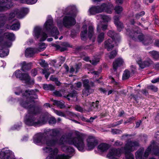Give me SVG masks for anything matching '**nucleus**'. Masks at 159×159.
<instances>
[{
  "label": "nucleus",
  "mask_w": 159,
  "mask_h": 159,
  "mask_svg": "<svg viewBox=\"0 0 159 159\" xmlns=\"http://www.w3.org/2000/svg\"><path fill=\"white\" fill-rule=\"evenodd\" d=\"M49 69H42V73L45 75V77L47 79L50 73L48 72Z\"/></svg>",
  "instance_id": "nucleus-45"
},
{
  "label": "nucleus",
  "mask_w": 159,
  "mask_h": 159,
  "mask_svg": "<svg viewBox=\"0 0 159 159\" xmlns=\"http://www.w3.org/2000/svg\"><path fill=\"white\" fill-rule=\"evenodd\" d=\"M153 153L156 156H159V147H157L152 149Z\"/></svg>",
  "instance_id": "nucleus-52"
},
{
  "label": "nucleus",
  "mask_w": 159,
  "mask_h": 159,
  "mask_svg": "<svg viewBox=\"0 0 159 159\" xmlns=\"http://www.w3.org/2000/svg\"><path fill=\"white\" fill-rule=\"evenodd\" d=\"M43 149L44 153H49L50 156H51L53 157L57 155L58 150L56 148L52 149V148L46 147L43 148Z\"/></svg>",
  "instance_id": "nucleus-15"
},
{
  "label": "nucleus",
  "mask_w": 159,
  "mask_h": 159,
  "mask_svg": "<svg viewBox=\"0 0 159 159\" xmlns=\"http://www.w3.org/2000/svg\"><path fill=\"white\" fill-rule=\"evenodd\" d=\"M142 156V152L141 151H137L135 153V157L136 159H141Z\"/></svg>",
  "instance_id": "nucleus-55"
},
{
  "label": "nucleus",
  "mask_w": 159,
  "mask_h": 159,
  "mask_svg": "<svg viewBox=\"0 0 159 159\" xmlns=\"http://www.w3.org/2000/svg\"><path fill=\"white\" fill-rule=\"evenodd\" d=\"M54 104L61 108H63L65 107L64 102L63 101L54 100Z\"/></svg>",
  "instance_id": "nucleus-32"
},
{
  "label": "nucleus",
  "mask_w": 159,
  "mask_h": 159,
  "mask_svg": "<svg viewBox=\"0 0 159 159\" xmlns=\"http://www.w3.org/2000/svg\"><path fill=\"white\" fill-rule=\"evenodd\" d=\"M38 50L35 48H30L27 49L25 51V55L27 57H32L34 54L38 52Z\"/></svg>",
  "instance_id": "nucleus-20"
},
{
  "label": "nucleus",
  "mask_w": 159,
  "mask_h": 159,
  "mask_svg": "<svg viewBox=\"0 0 159 159\" xmlns=\"http://www.w3.org/2000/svg\"><path fill=\"white\" fill-rule=\"evenodd\" d=\"M137 62L139 65L140 67L142 69H143L146 66H149L152 64V62L150 59H148L143 62L142 59L140 58H138Z\"/></svg>",
  "instance_id": "nucleus-14"
},
{
  "label": "nucleus",
  "mask_w": 159,
  "mask_h": 159,
  "mask_svg": "<svg viewBox=\"0 0 159 159\" xmlns=\"http://www.w3.org/2000/svg\"><path fill=\"white\" fill-rule=\"evenodd\" d=\"M88 36L90 39H91L94 34V28L92 25H90L88 29Z\"/></svg>",
  "instance_id": "nucleus-33"
},
{
  "label": "nucleus",
  "mask_w": 159,
  "mask_h": 159,
  "mask_svg": "<svg viewBox=\"0 0 159 159\" xmlns=\"http://www.w3.org/2000/svg\"><path fill=\"white\" fill-rule=\"evenodd\" d=\"M152 148V145H151L149 146H148L147 148L146 149L145 151L144 154V156L145 157H147L150 154V152Z\"/></svg>",
  "instance_id": "nucleus-42"
},
{
  "label": "nucleus",
  "mask_w": 159,
  "mask_h": 159,
  "mask_svg": "<svg viewBox=\"0 0 159 159\" xmlns=\"http://www.w3.org/2000/svg\"><path fill=\"white\" fill-rule=\"evenodd\" d=\"M83 83L84 89L82 91V93L84 96H87L93 92V89L92 88L93 87L94 84L87 79L83 81Z\"/></svg>",
  "instance_id": "nucleus-8"
},
{
  "label": "nucleus",
  "mask_w": 159,
  "mask_h": 159,
  "mask_svg": "<svg viewBox=\"0 0 159 159\" xmlns=\"http://www.w3.org/2000/svg\"><path fill=\"white\" fill-rule=\"evenodd\" d=\"M108 35L111 38V39L112 40H115L116 39V37L117 35L116 34L115 32L113 30H110L107 33Z\"/></svg>",
  "instance_id": "nucleus-39"
},
{
  "label": "nucleus",
  "mask_w": 159,
  "mask_h": 159,
  "mask_svg": "<svg viewBox=\"0 0 159 159\" xmlns=\"http://www.w3.org/2000/svg\"><path fill=\"white\" fill-rule=\"evenodd\" d=\"M64 90H61L59 91H56L53 92V94L55 95L57 97H61L62 94L63 93Z\"/></svg>",
  "instance_id": "nucleus-44"
},
{
  "label": "nucleus",
  "mask_w": 159,
  "mask_h": 159,
  "mask_svg": "<svg viewBox=\"0 0 159 159\" xmlns=\"http://www.w3.org/2000/svg\"><path fill=\"white\" fill-rule=\"evenodd\" d=\"M127 34L132 39L135 41L140 42L145 45H148L152 42V39L149 37L144 36L137 30L130 31L129 29L127 30Z\"/></svg>",
  "instance_id": "nucleus-4"
},
{
  "label": "nucleus",
  "mask_w": 159,
  "mask_h": 159,
  "mask_svg": "<svg viewBox=\"0 0 159 159\" xmlns=\"http://www.w3.org/2000/svg\"><path fill=\"white\" fill-rule=\"evenodd\" d=\"M48 123L50 124H54L56 123V119L53 117H50L49 116V118L48 119Z\"/></svg>",
  "instance_id": "nucleus-51"
},
{
  "label": "nucleus",
  "mask_w": 159,
  "mask_h": 159,
  "mask_svg": "<svg viewBox=\"0 0 159 159\" xmlns=\"http://www.w3.org/2000/svg\"><path fill=\"white\" fill-rule=\"evenodd\" d=\"M37 73V70L36 69H34L31 70V74L32 76H36Z\"/></svg>",
  "instance_id": "nucleus-64"
},
{
  "label": "nucleus",
  "mask_w": 159,
  "mask_h": 159,
  "mask_svg": "<svg viewBox=\"0 0 159 159\" xmlns=\"http://www.w3.org/2000/svg\"><path fill=\"white\" fill-rule=\"evenodd\" d=\"M34 36L37 39L40 37L41 38L40 41L45 40L48 37L47 34L44 32H41V29L39 27H35L34 29Z\"/></svg>",
  "instance_id": "nucleus-10"
},
{
  "label": "nucleus",
  "mask_w": 159,
  "mask_h": 159,
  "mask_svg": "<svg viewBox=\"0 0 159 159\" xmlns=\"http://www.w3.org/2000/svg\"><path fill=\"white\" fill-rule=\"evenodd\" d=\"M28 9L26 8H23L20 10H18V18H22L28 12Z\"/></svg>",
  "instance_id": "nucleus-24"
},
{
  "label": "nucleus",
  "mask_w": 159,
  "mask_h": 159,
  "mask_svg": "<svg viewBox=\"0 0 159 159\" xmlns=\"http://www.w3.org/2000/svg\"><path fill=\"white\" fill-rule=\"evenodd\" d=\"M123 145V142L118 140L116 141L113 144V145L115 147H121Z\"/></svg>",
  "instance_id": "nucleus-47"
},
{
  "label": "nucleus",
  "mask_w": 159,
  "mask_h": 159,
  "mask_svg": "<svg viewBox=\"0 0 159 159\" xmlns=\"http://www.w3.org/2000/svg\"><path fill=\"white\" fill-rule=\"evenodd\" d=\"M123 62L124 61L121 58L116 59L113 63V67L114 71H116L118 68L122 65Z\"/></svg>",
  "instance_id": "nucleus-18"
},
{
  "label": "nucleus",
  "mask_w": 159,
  "mask_h": 159,
  "mask_svg": "<svg viewBox=\"0 0 159 159\" xmlns=\"http://www.w3.org/2000/svg\"><path fill=\"white\" fill-rule=\"evenodd\" d=\"M14 74L17 78L24 81L27 84L30 85L34 84V80L30 79V76L27 73H22L20 70H18L15 72Z\"/></svg>",
  "instance_id": "nucleus-7"
},
{
  "label": "nucleus",
  "mask_w": 159,
  "mask_h": 159,
  "mask_svg": "<svg viewBox=\"0 0 159 159\" xmlns=\"http://www.w3.org/2000/svg\"><path fill=\"white\" fill-rule=\"evenodd\" d=\"M44 89L47 90L52 91L54 89V87L51 84H44L43 85Z\"/></svg>",
  "instance_id": "nucleus-35"
},
{
  "label": "nucleus",
  "mask_w": 159,
  "mask_h": 159,
  "mask_svg": "<svg viewBox=\"0 0 159 159\" xmlns=\"http://www.w3.org/2000/svg\"><path fill=\"white\" fill-rule=\"evenodd\" d=\"M83 28L84 30L83 31L81 32L80 34L81 39L82 40H85L86 38V35L87 33V25H84L83 26Z\"/></svg>",
  "instance_id": "nucleus-28"
},
{
  "label": "nucleus",
  "mask_w": 159,
  "mask_h": 159,
  "mask_svg": "<svg viewBox=\"0 0 159 159\" xmlns=\"http://www.w3.org/2000/svg\"><path fill=\"white\" fill-rule=\"evenodd\" d=\"M84 135L79 132L75 134V136L71 138L68 137L66 134H63L58 140L57 139V144L61 146V148L67 142L70 145H74L77 149L80 151H82L85 147Z\"/></svg>",
  "instance_id": "nucleus-3"
},
{
  "label": "nucleus",
  "mask_w": 159,
  "mask_h": 159,
  "mask_svg": "<svg viewBox=\"0 0 159 159\" xmlns=\"http://www.w3.org/2000/svg\"><path fill=\"white\" fill-rule=\"evenodd\" d=\"M90 63L93 65H96L99 61V57L94 58L92 60L89 61Z\"/></svg>",
  "instance_id": "nucleus-48"
},
{
  "label": "nucleus",
  "mask_w": 159,
  "mask_h": 159,
  "mask_svg": "<svg viewBox=\"0 0 159 159\" xmlns=\"http://www.w3.org/2000/svg\"><path fill=\"white\" fill-rule=\"evenodd\" d=\"M9 51L7 49H0V57H2L7 56L8 54Z\"/></svg>",
  "instance_id": "nucleus-37"
},
{
  "label": "nucleus",
  "mask_w": 159,
  "mask_h": 159,
  "mask_svg": "<svg viewBox=\"0 0 159 159\" xmlns=\"http://www.w3.org/2000/svg\"><path fill=\"white\" fill-rule=\"evenodd\" d=\"M26 2L29 4H32L35 3L37 0H25Z\"/></svg>",
  "instance_id": "nucleus-56"
},
{
  "label": "nucleus",
  "mask_w": 159,
  "mask_h": 159,
  "mask_svg": "<svg viewBox=\"0 0 159 159\" xmlns=\"http://www.w3.org/2000/svg\"><path fill=\"white\" fill-rule=\"evenodd\" d=\"M115 24L116 26L117 30L119 31H120L124 27L123 23L120 22Z\"/></svg>",
  "instance_id": "nucleus-43"
},
{
  "label": "nucleus",
  "mask_w": 159,
  "mask_h": 159,
  "mask_svg": "<svg viewBox=\"0 0 159 159\" xmlns=\"http://www.w3.org/2000/svg\"><path fill=\"white\" fill-rule=\"evenodd\" d=\"M62 149L63 151L69 153H72L74 152V149L69 146H62Z\"/></svg>",
  "instance_id": "nucleus-27"
},
{
  "label": "nucleus",
  "mask_w": 159,
  "mask_h": 159,
  "mask_svg": "<svg viewBox=\"0 0 159 159\" xmlns=\"http://www.w3.org/2000/svg\"><path fill=\"white\" fill-rule=\"evenodd\" d=\"M139 146V144L138 141L128 140L125 146L121 148L111 149L107 156L110 159H116V157H120L123 152L125 159L129 158L130 159H132L133 158V156L131 152L136 150L137 147Z\"/></svg>",
  "instance_id": "nucleus-2"
},
{
  "label": "nucleus",
  "mask_w": 159,
  "mask_h": 159,
  "mask_svg": "<svg viewBox=\"0 0 159 159\" xmlns=\"http://www.w3.org/2000/svg\"><path fill=\"white\" fill-rule=\"evenodd\" d=\"M38 91L37 89L30 91L26 90L25 93H22L23 96L26 97L29 100V102H25L21 103L22 107L28 109V113L25 116L24 121L25 123L28 125L36 126L41 124H44L48 120L49 116H50L46 113L40 117L39 120L37 119L36 114L40 111L41 108L35 106L34 104H31L30 102H34L33 99L38 98L36 92Z\"/></svg>",
  "instance_id": "nucleus-1"
},
{
  "label": "nucleus",
  "mask_w": 159,
  "mask_h": 159,
  "mask_svg": "<svg viewBox=\"0 0 159 159\" xmlns=\"http://www.w3.org/2000/svg\"><path fill=\"white\" fill-rule=\"evenodd\" d=\"M39 51H41L43 50L46 48V45L44 43H40L39 45Z\"/></svg>",
  "instance_id": "nucleus-53"
},
{
  "label": "nucleus",
  "mask_w": 159,
  "mask_h": 159,
  "mask_svg": "<svg viewBox=\"0 0 159 159\" xmlns=\"http://www.w3.org/2000/svg\"><path fill=\"white\" fill-rule=\"evenodd\" d=\"M107 26L108 25L107 24H102L101 25V24H99L97 26V31L98 32H100L101 31V28L103 30H105L107 29Z\"/></svg>",
  "instance_id": "nucleus-31"
},
{
  "label": "nucleus",
  "mask_w": 159,
  "mask_h": 159,
  "mask_svg": "<svg viewBox=\"0 0 159 159\" xmlns=\"http://www.w3.org/2000/svg\"><path fill=\"white\" fill-rule=\"evenodd\" d=\"M76 23V20L72 16H66L63 18L62 24L66 27L69 28L74 25Z\"/></svg>",
  "instance_id": "nucleus-9"
},
{
  "label": "nucleus",
  "mask_w": 159,
  "mask_h": 159,
  "mask_svg": "<svg viewBox=\"0 0 159 159\" xmlns=\"http://www.w3.org/2000/svg\"><path fill=\"white\" fill-rule=\"evenodd\" d=\"M45 135L44 133L43 134L39 133L35 134L34 137V143L36 144L40 143H44L45 138H44V137Z\"/></svg>",
  "instance_id": "nucleus-16"
},
{
  "label": "nucleus",
  "mask_w": 159,
  "mask_h": 159,
  "mask_svg": "<svg viewBox=\"0 0 159 159\" xmlns=\"http://www.w3.org/2000/svg\"><path fill=\"white\" fill-rule=\"evenodd\" d=\"M40 65L43 67H46L48 66V64L46 62L45 60H43L40 63Z\"/></svg>",
  "instance_id": "nucleus-60"
},
{
  "label": "nucleus",
  "mask_w": 159,
  "mask_h": 159,
  "mask_svg": "<svg viewBox=\"0 0 159 159\" xmlns=\"http://www.w3.org/2000/svg\"><path fill=\"white\" fill-rule=\"evenodd\" d=\"M117 14L120 13L123 11V8L122 7L120 6H116L114 8Z\"/></svg>",
  "instance_id": "nucleus-46"
},
{
  "label": "nucleus",
  "mask_w": 159,
  "mask_h": 159,
  "mask_svg": "<svg viewBox=\"0 0 159 159\" xmlns=\"http://www.w3.org/2000/svg\"><path fill=\"white\" fill-rule=\"evenodd\" d=\"M120 17V16H115L114 17V22L115 24H117L120 22L119 20Z\"/></svg>",
  "instance_id": "nucleus-57"
},
{
  "label": "nucleus",
  "mask_w": 159,
  "mask_h": 159,
  "mask_svg": "<svg viewBox=\"0 0 159 159\" xmlns=\"http://www.w3.org/2000/svg\"><path fill=\"white\" fill-rule=\"evenodd\" d=\"M53 21L52 18L48 19L44 24V27L47 31H51V33L52 36L54 37L55 39H57L58 38L57 35L59 34L57 28L53 26Z\"/></svg>",
  "instance_id": "nucleus-6"
},
{
  "label": "nucleus",
  "mask_w": 159,
  "mask_h": 159,
  "mask_svg": "<svg viewBox=\"0 0 159 159\" xmlns=\"http://www.w3.org/2000/svg\"><path fill=\"white\" fill-rule=\"evenodd\" d=\"M112 132L113 134H119L122 133V131L121 130L118 129H114L112 130Z\"/></svg>",
  "instance_id": "nucleus-63"
},
{
  "label": "nucleus",
  "mask_w": 159,
  "mask_h": 159,
  "mask_svg": "<svg viewBox=\"0 0 159 159\" xmlns=\"http://www.w3.org/2000/svg\"><path fill=\"white\" fill-rule=\"evenodd\" d=\"M99 107V102L98 101H97L95 102H93L92 104H90V107L88 109V111H98Z\"/></svg>",
  "instance_id": "nucleus-23"
},
{
  "label": "nucleus",
  "mask_w": 159,
  "mask_h": 159,
  "mask_svg": "<svg viewBox=\"0 0 159 159\" xmlns=\"http://www.w3.org/2000/svg\"><path fill=\"white\" fill-rule=\"evenodd\" d=\"M100 16L104 22H108L110 20L111 18L108 16L100 14Z\"/></svg>",
  "instance_id": "nucleus-41"
},
{
  "label": "nucleus",
  "mask_w": 159,
  "mask_h": 159,
  "mask_svg": "<svg viewBox=\"0 0 159 159\" xmlns=\"http://www.w3.org/2000/svg\"><path fill=\"white\" fill-rule=\"evenodd\" d=\"M20 25L19 22H17L16 24H13L12 25L7 27L8 29L12 30H17L20 28Z\"/></svg>",
  "instance_id": "nucleus-34"
},
{
  "label": "nucleus",
  "mask_w": 159,
  "mask_h": 159,
  "mask_svg": "<svg viewBox=\"0 0 159 159\" xmlns=\"http://www.w3.org/2000/svg\"><path fill=\"white\" fill-rule=\"evenodd\" d=\"M87 146L89 150L92 149L98 143V140L93 136H89L87 139Z\"/></svg>",
  "instance_id": "nucleus-12"
},
{
  "label": "nucleus",
  "mask_w": 159,
  "mask_h": 159,
  "mask_svg": "<svg viewBox=\"0 0 159 159\" xmlns=\"http://www.w3.org/2000/svg\"><path fill=\"white\" fill-rule=\"evenodd\" d=\"M20 65L21 70L24 71H25L30 69L32 63L31 62L26 63L25 61H23L21 63Z\"/></svg>",
  "instance_id": "nucleus-25"
},
{
  "label": "nucleus",
  "mask_w": 159,
  "mask_h": 159,
  "mask_svg": "<svg viewBox=\"0 0 159 159\" xmlns=\"http://www.w3.org/2000/svg\"><path fill=\"white\" fill-rule=\"evenodd\" d=\"M109 148L108 145L105 143H101L98 147V149L102 152L106 151Z\"/></svg>",
  "instance_id": "nucleus-26"
},
{
  "label": "nucleus",
  "mask_w": 159,
  "mask_h": 159,
  "mask_svg": "<svg viewBox=\"0 0 159 159\" xmlns=\"http://www.w3.org/2000/svg\"><path fill=\"white\" fill-rule=\"evenodd\" d=\"M57 138H49L47 137L45 138L44 143L47 146H53L57 144Z\"/></svg>",
  "instance_id": "nucleus-17"
},
{
  "label": "nucleus",
  "mask_w": 159,
  "mask_h": 159,
  "mask_svg": "<svg viewBox=\"0 0 159 159\" xmlns=\"http://www.w3.org/2000/svg\"><path fill=\"white\" fill-rule=\"evenodd\" d=\"M4 36L10 40H14L15 39L14 34L12 33H5L4 34Z\"/></svg>",
  "instance_id": "nucleus-29"
},
{
  "label": "nucleus",
  "mask_w": 159,
  "mask_h": 159,
  "mask_svg": "<svg viewBox=\"0 0 159 159\" xmlns=\"http://www.w3.org/2000/svg\"><path fill=\"white\" fill-rule=\"evenodd\" d=\"M69 156L65 155L64 154L57 155L54 157L51 156H48L47 157L46 159H69Z\"/></svg>",
  "instance_id": "nucleus-22"
},
{
  "label": "nucleus",
  "mask_w": 159,
  "mask_h": 159,
  "mask_svg": "<svg viewBox=\"0 0 159 159\" xmlns=\"http://www.w3.org/2000/svg\"><path fill=\"white\" fill-rule=\"evenodd\" d=\"M147 88L148 89H150L154 92H156L157 90V88L152 85L148 86Z\"/></svg>",
  "instance_id": "nucleus-50"
},
{
  "label": "nucleus",
  "mask_w": 159,
  "mask_h": 159,
  "mask_svg": "<svg viewBox=\"0 0 159 159\" xmlns=\"http://www.w3.org/2000/svg\"><path fill=\"white\" fill-rule=\"evenodd\" d=\"M117 54V51L115 50H114L110 52V53L106 54V57H108L110 59H113L116 56Z\"/></svg>",
  "instance_id": "nucleus-30"
},
{
  "label": "nucleus",
  "mask_w": 159,
  "mask_h": 159,
  "mask_svg": "<svg viewBox=\"0 0 159 159\" xmlns=\"http://www.w3.org/2000/svg\"><path fill=\"white\" fill-rule=\"evenodd\" d=\"M61 129H48L44 131L45 135H49L51 136L56 137L61 134Z\"/></svg>",
  "instance_id": "nucleus-11"
},
{
  "label": "nucleus",
  "mask_w": 159,
  "mask_h": 159,
  "mask_svg": "<svg viewBox=\"0 0 159 159\" xmlns=\"http://www.w3.org/2000/svg\"><path fill=\"white\" fill-rule=\"evenodd\" d=\"M104 34L102 32L98 35L97 37V41L98 43H101L104 40Z\"/></svg>",
  "instance_id": "nucleus-38"
},
{
  "label": "nucleus",
  "mask_w": 159,
  "mask_h": 159,
  "mask_svg": "<svg viewBox=\"0 0 159 159\" xmlns=\"http://www.w3.org/2000/svg\"><path fill=\"white\" fill-rule=\"evenodd\" d=\"M145 14L144 11H142L139 13L135 15V17L136 19H138L140 18L141 16L144 15Z\"/></svg>",
  "instance_id": "nucleus-58"
},
{
  "label": "nucleus",
  "mask_w": 159,
  "mask_h": 159,
  "mask_svg": "<svg viewBox=\"0 0 159 159\" xmlns=\"http://www.w3.org/2000/svg\"><path fill=\"white\" fill-rule=\"evenodd\" d=\"M77 94V92L76 91L74 90L71 93H69L68 95L66 97L68 100H70L69 97L72 98H75L76 97Z\"/></svg>",
  "instance_id": "nucleus-40"
},
{
  "label": "nucleus",
  "mask_w": 159,
  "mask_h": 159,
  "mask_svg": "<svg viewBox=\"0 0 159 159\" xmlns=\"http://www.w3.org/2000/svg\"><path fill=\"white\" fill-rule=\"evenodd\" d=\"M12 0H0V11H3L8 9L11 5Z\"/></svg>",
  "instance_id": "nucleus-13"
},
{
  "label": "nucleus",
  "mask_w": 159,
  "mask_h": 159,
  "mask_svg": "<svg viewBox=\"0 0 159 159\" xmlns=\"http://www.w3.org/2000/svg\"><path fill=\"white\" fill-rule=\"evenodd\" d=\"M130 76V73L129 71L127 70H125L123 75L122 79L123 80H126L129 78Z\"/></svg>",
  "instance_id": "nucleus-36"
},
{
  "label": "nucleus",
  "mask_w": 159,
  "mask_h": 159,
  "mask_svg": "<svg viewBox=\"0 0 159 159\" xmlns=\"http://www.w3.org/2000/svg\"><path fill=\"white\" fill-rule=\"evenodd\" d=\"M0 155L2 156L4 159H9V158L12 157L13 154L12 152L8 150H2L0 152Z\"/></svg>",
  "instance_id": "nucleus-19"
},
{
  "label": "nucleus",
  "mask_w": 159,
  "mask_h": 159,
  "mask_svg": "<svg viewBox=\"0 0 159 159\" xmlns=\"http://www.w3.org/2000/svg\"><path fill=\"white\" fill-rule=\"evenodd\" d=\"M74 8V7L72 6H69L66 9V11L65 13L67 15H70L71 13V11L72 10V9Z\"/></svg>",
  "instance_id": "nucleus-49"
},
{
  "label": "nucleus",
  "mask_w": 159,
  "mask_h": 159,
  "mask_svg": "<svg viewBox=\"0 0 159 159\" xmlns=\"http://www.w3.org/2000/svg\"><path fill=\"white\" fill-rule=\"evenodd\" d=\"M11 45V43L10 41H7L4 42L3 47H10Z\"/></svg>",
  "instance_id": "nucleus-54"
},
{
  "label": "nucleus",
  "mask_w": 159,
  "mask_h": 159,
  "mask_svg": "<svg viewBox=\"0 0 159 159\" xmlns=\"http://www.w3.org/2000/svg\"><path fill=\"white\" fill-rule=\"evenodd\" d=\"M54 112L56 114L59 116H65L64 114L60 111L55 110Z\"/></svg>",
  "instance_id": "nucleus-59"
},
{
  "label": "nucleus",
  "mask_w": 159,
  "mask_h": 159,
  "mask_svg": "<svg viewBox=\"0 0 159 159\" xmlns=\"http://www.w3.org/2000/svg\"><path fill=\"white\" fill-rule=\"evenodd\" d=\"M75 109L77 111L80 112H83V108L79 106H76L75 107Z\"/></svg>",
  "instance_id": "nucleus-61"
},
{
  "label": "nucleus",
  "mask_w": 159,
  "mask_h": 159,
  "mask_svg": "<svg viewBox=\"0 0 159 159\" xmlns=\"http://www.w3.org/2000/svg\"><path fill=\"white\" fill-rule=\"evenodd\" d=\"M152 55L153 56L154 58H157L159 56L157 52L153 51L151 52Z\"/></svg>",
  "instance_id": "nucleus-62"
},
{
  "label": "nucleus",
  "mask_w": 159,
  "mask_h": 159,
  "mask_svg": "<svg viewBox=\"0 0 159 159\" xmlns=\"http://www.w3.org/2000/svg\"><path fill=\"white\" fill-rule=\"evenodd\" d=\"M114 40L111 39H108L105 41L104 42L105 47L107 49L108 51L111 50L114 47V44H112L113 41Z\"/></svg>",
  "instance_id": "nucleus-21"
},
{
  "label": "nucleus",
  "mask_w": 159,
  "mask_h": 159,
  "mask_svg": "<svg viewBox=\"0 0 159 159\" xmlns=\"http://www.w3.org/2000/svg\"><path fill=\"white\" fill-rule=\"evenodd\" d=\"M113 8L112 5H108L103 3L101 6H92L89 9V11L90 15H94L104 11L109 14H111L112 12Z\"/></svg>",
  "instance_id": "nucleus-5"
}]
</instances>
